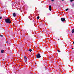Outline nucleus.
<instances>
[{"label": "nucleus", "mask_w": 74, "mask_h": 74, "mask_svg": "<svg viewBox=\"0 0 74 74\" xmlns=\"http://www.w3.org/2000/svg\"><path fill=\"white\" fill-rule=\"evenodd\" d=\"M5 22L7 23H11V20L9 18L6 19L5 20Z\"/></svg>", "instance_id": "nucleus-1"}, {"label": "nucleus", "mask_w": 74, "mask_h": 74, "mask_svg": "<svg viewBox=\"0 0 74 74\" xmlns=\"http://www.w3.org/2000/svg\"><path fill=\"white\" fill-rule=\"evenodd\" d=\"M36 57L37 58H41V55H40V54L38 53L36 55Z\"/></svg>", "instance_id": "nucleus-2"}, {"label": "nucleus", "mask_w": 74, "mask_h": 74, "mask_svg": "<svg viewBox=\"0 0 74 74\" xmlns=\"http://www.w3.org/2000/svg\"><path fill=\"white\" fill-rule=\"evenodd\" d=\"M24 59L25 60V62H27V58H26V56H25L24 57Z\"/></svg>", "instance_id": "nucleus-3"}, {"label": "nucleus", "mask_w": 74, "mask_h": 74, "mask_svg": "<svg viewBox=\"0 0 74 74\" xmlns=\"http://www.w3.org/2000/svg\"><path fill=\"white\" fill-rule=\"evenodd\" d=\"M61 20L62 22H64V21H65V18H61Z\"/></svg>", "instance_id": "nucleus-4"}, {"label": "nucleus", "mask_w": 74, "mask_h": 74, "mask_svg": "<svg viewBox=\"0 0 74 74\" xmlns=\"http://www.w3.org/2000/svg\"><path fill=\"white\" fill-rule=\"evenodd\" d=\"M13 16H14V17H15V16H16V14L15 13H14L13 14Z\"/></svg>", "instance_id": "nucleus-5"}, {"label": "nucleus", "mask_w": 74, "mask_h": 74, "mask_svg": "<svg viewBox=\"0 0 74 74\" xmlns=\"http://www.w3.org/2000/svg\"><path fill=\"white\" fill-rule=\"evenodd\" d=\"M49 10L50 11H51V10H52V8H51V6L50 5L49 6Z\"/></svg>", "instance_id": "nucleus-6"}, {"label": "nucleus", "mask_w": 74, "mask_h": 74, "mask_svg": "<svg viewBox=\"0 0 74 74\" xmlns=\"http://www.w3.org/2000/svg\"><path fill=\"white\" fill-rule=\"evenodd\" d=\"M72 33H74V29H73L72 30Z\"/></svg>", "instance_id": "nucleus-7"}, {"label": "nucleus", "mask_w": 74, "mask_h": 74, "mask_svg": "<svg viewBox=\"0 0 74 74\" xmlns=\"http://www.w3.org/2000/svg\"><path fill=\"white\" fill-rule=\"evenodd\" d=\"M29 51L30 52H32V49H29Z\"/></svg>", "instance_id": "nucleus-8"}, {"label": "nucleus", "mask_w": 74, "mask_h": 74, "mask_svg": "<svg viewBox=\"0 0 74 74\" xmlns=\"http://www.w3.org/2000/svg\"><path fill=\"white\" fill-rule=\"evenodd\" d=\"M3 52H4V50H2L1 51V53H3Z\"/></svg>", "instance_id": "nucleus-9"}, {"label": "nucleus", "mask_w": 74, "mask_h": 74, "mask_svg": "<svg viewBox=\"0 0 74 74\" xmlns=\"http://www.w3.org/2000/svg\"><path fill=\"white\" fill-rule=\"evenodd\" d=\"M68 10H69V8H67L66 9V11H68Z\"/></svg>", "instance_id": "nucleus-10"}, {"label": "nucleus", "mask_w": 74, "mask_h": 74, "mask_svg": "<svg viewBox=\"0 0 74 74\" xmlns=\"http://www.w3.org/2000/svg\"><path fill=\"white\" fill-rule=\"evenodd\" d=\"M40 18V17L39 16H38L37 17V18L38 19Z\"/></svg>", "instance_id": "nucleus-11"}, {"label": "nucleus", "mask_w": 74, "mask_h": 74, "mask_svg": "<svg viewBox=\"0 0 74 74\" xmlns=\"http://www.w3.org/2000/svg\"><path fill=\"white\" fill-rule=\"evenodd\" d=\"M74 1V0H71V2H72V1Z\"/></svg>", "instance_id": "nucleus-12"}, {"label": "nucleus", "mask_w": 74, "mask_h": 74, "mask_svg": "<svg viewBox=\"0 0 74 74\" xmlns=\"http://www.w3.org/2000/svg\"><path fill=\"white\" fill-rule=\"evenodd\" d=\"M0 36H1V37H3V35H0Z\"/></svg>", "instance_id": "nucleus-13"}, {"label": "nucleus", "mask_w": 74, "mask_h": 74, "mask_svg": "<svg viewBox=\"0 0 74 74\" xmlns=\"http://www.w3.org/2000/svg\"><path fill=\"white\" fill-rule=\"evenodd\" d=\"M58 51L59 52H60V51H59V50H58Z\"/></svg>", "instance_id": "nucleus-14"}, {"label": "nucleus", "mask_w": 74, "mask_h": 74, "mask_svg": "<svg viewBox=\"0 0 74 74\" xmlns=\"http://www.w3.org/2000/svg\"><path fill=\"white\" fill-rule=\"evenodd\" d=\"M2 18H2V17H0V19H2Z\"/></svg>", "instance_id": "nucleus-15"}, {"label": "nucleus", "mask_w": 74, "mask_h": 74, "mask_svg": "<svg viewBox=\"0 0 74 74\" xmlns=\"http://www.w3.org/2000/svg\"><path fill=\"white\" fill-rule=\"evenodd\" d=\"M51 1H53L54 0H51Z\"/></svg>", "instance_id": "nucleus-16"}, {"label": "nucleus", "mask_w": 74, "mask_h": 74, "mask_svg": "<svg viewBox=\"0 0 74 74\" xmlns=\"http://www.w3.org/2000/svg\"><path fill=\"white\" fill-rule=\"evenodd\" d=\"M6 43H8V41H6Z\"/></svg>", "instance_id": "nucleus-17"}, {"label": "nucleus", "mask_w": 74, "mask_h": 74, "mask_svg": "<svg viewBox=\"0 0 74 74\" xmlns=\"http://www.w3.org/2000/svg\"><path fill=\"white\" fill-rule=\"evenodd\" d=\"M74 49V48H72V49Z\"/></svg>", "instance_id": "nucleus-18"}, {"label": "nucleus", "mask_w": 74, "mask_h": 74, "mask_svg": "<svg viewBox=\"0 0 74 74\" xmlns=\"http://www.w3.org/2000/svg\"><path fill=\"white\" fill-rule=\"evenodd\" d=\"M3 60H4V59H3Z\"/></svg>", "instance_id": "nucleus-19"}, {"label": "nucleus", "mask_w": 74, "mask_h": 74, "mask_svg": "<svg viewBox=\"0 0 74 74\" xmlns=\"http://www.w3.org/2000/svg\"><path fill=\"white\" fill-rule=\"evenodd\" d=\"M73 44H74V41L73 42Z\"/></svg>", "instance_id": "nucleus-20"}, {"label": "nucleus", "mask_w": 74, "mask_h": 74, "mask_svg": "<svg viewBox=\"0 0 74 74\" xmlns=\"http://www.w3.org/2000/svg\"><path fill=\"white\" fill-rule=\"evenodd\" d=\"M62 1H64V0H62Z\"/></svg>", "instance_id": "nucleus-21"}, {"label": "nucleus", "mask_w": 74, "mask_h": 74, "mask_svg": "<svg viewBox=\"0 0 74 74\" xmlns=\"http://www.w3.org/2000/svg\"><path fill=\"white\" fill-rule=\"evenodd\" d=\"M35 64H36V63H35Z\"/></svg>", "instance_id": "nucleus-22"}, {"label": "nucleus", "mask_w": 74, "mask_h": 74, "mask_svg": "<svg viewBox=\"0 0 74 74\" xmlns=\"http://www.w3.org/2000/svg\"><path fill=\"white\" fill-rule=\"evenodd\" d=\"M58 40H59V39H58Z\"/></svg>", "instance_id": "nucleus-23"}]
</instances>
